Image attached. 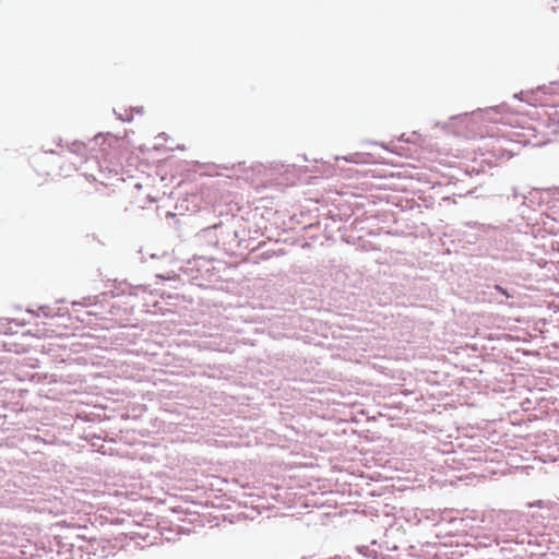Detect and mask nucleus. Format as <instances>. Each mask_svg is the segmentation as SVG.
Here are the masks:
<instances>
[{
    "mask_svg": "<svg viewBox=\"0 0 559 559\" xmlns=\"http://www.w3.org/2000/svg\"><path fill=\"white\" fill-rule=\"evenodd\" d=\"M495 288H496L499 293H501L502 295H504L506 297H510V294L508 293V290H507V289H504L502 286H500V285H496V286H495Z\"/></svg>",
    "mask_w": 559,
    "mask_h": 559,
    "instance_id": "nucleus-1",
    "label": "nucleus"
}]
</instances>
